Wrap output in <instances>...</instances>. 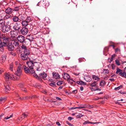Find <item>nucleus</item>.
<instances>
[{
    "instance_id": "obj_1",
    "label": "nucleus",
    "mask_w": 126,
    "mask_h": 126,
    "mask_svg": "<svg viewBox=\"0 0 126 126\" xmlns=\"http://www.w3.org/2000/svg\"><path fill=\"white\" fill-rule=\"evenodd\" d=\"M36 60L35 59L33 60H30L29 61H28L27 62V64L28 66V67L25 66H24L23 67L24 70L26 73H29L30 74H33L35 73V71L34 69V65L36 68L37 71H39L41 70L40 66L41 64L39 63L35 62L34 61Z\"/></svg>"
},
{
    "instance_id": "obj_2",
    "label": "nucleus",
    "mask_w": 126,
    "mask_h": 126,
    "mask_svg": "<svg viewBox=\"0 0 126 126\" xmlns=\"http://www.w3.org/2000/svg\"><path fill=\"white\" fill-rule=\"evenodd\" d=\"M38 6H39L41 7L42 10L44 11H47V8L49 5V3L47 1H45L44 0L38 2L37 4Z\"/></svg>"
},
{
    "instance_id": "obj_3",
    "label": "nucleus",
    "mask_w": 126,
    "mask_h": 126,
    "mask_svg": "<svg viewBox=\"0 0 126 126\" xmlns=\"http://www.w3.org/2000/svg\"><path fill=\"white\" fill-rule=\"evenodd\" d=\"M15 74V75L16 76H15V77H16V80L19 79L20 78V76L22 74L21 66L19 65L18 66Z\"/></svg>"
},
{
    "instance_id": "obj_4",
    "label": "nucleus",
    "mask_w": 126,
    "mask_h": 126,
    "mask_svg": "<svg viewBox=\"0 0 126 126\" xmlns=\"http://www.w3.org/2000/svg\"><path fill=\"white\" fill-rule=\"evenodd\" d=\"M4 78L6 80H9L11 79L15 80L16 79V78L15 77L14 75L11 74L9 72L5 74Z\"/></svg>"
},
{
    "instance_id": "obj_5",
    "label": "nucleus",
    "mask_w": 126,
    "mask_h": 126,
    "mask_svg": "<svg viewBox=\"0 0 126 126\" xmlns=\"http://www.w3.org/2000/svg\"><path fill=\"white\" fill-rule=\"evenodd\" d=\"M2 26L1 30L3 32L6 33L10 30V26L9 25L4 24Z\"/></svg>"
},
{
    "instance_id": "obj_6",
    "label": "nucleus",
    "mask_w": 126,
    "mask_h": 126,
    "mask_svg": "<svg viewBox=\"0 0 126 126\" xmlns=\"http://www.w3.org/2000/svg\"><path fill=\"white\" fill-rule=\"evenodd\" d=\"M62 76L64 79H67L70 82L73 83V82H75L74 80L70 79V76L67 73H64L63 74Z\"/></svg>"
},
{
    "instance_id": "obj_7",
    "label": "nucleus",
    "mask_w": 126,
    "mask_h": 126,
    "mask_svg": "<svg viewBox=\"0 0 126 126\" xmlns=\"http://www.w3.org/2000/svg\"><path fill=\"white\" fill-rule=\"evenodd\" d=\"M18 41L20 43H23L25 42V39L24 37L22 35L18 36L17 37Z\"/></svg>"
},
{
    "instance_id": "obj_8",
    "label": "nucleus",
    "mask_w": 126,
    "mask_h": 126,
    "mask_svg": "<svg viewBox=\"0 0 126 126\" xmlns=\"http://www.w3.org/2000/svg\"><path fill=\"white\" fill-rule=\"evenodd\" d=\"M28 30L27 28L24 27L22 28L20 32L23 35H26L28 32Z\"/></svg>"
},
{
    "instance_id": "obj_9",
    "label": "nucleus",
    "mask_w": 126,
    "mask_h": 126,
    "mask_svg": "<svg viewBox=\"0 0 126 126\" xmlns=\"http://www.w3.org/2000/svg\"><path fill=\"white\" fill-rule=\"evenodd\" d=\"M2 43H3V45L6 46L10 43H9L8 38L7 37H6L4 38L3 40Z\"/></svg>"
},
{
    "instance_id": "obj_10",
    "label": "nucleus",
    "mask_w": 126,
    "mask_h": 126,
    "mask_svg": "<svg viewBox=\"0 0 126 126\" xmlns=\"http://www.w3.org/2000/svg\"><path fill=\"white\" fill-rule=\"evenodd\" d=\"M13 24H14L13 26V28L15 30H18L21 27L20 25L17 23H13Z\"/></svg>"
},
{
    "instance_id": "obj_11",
    "label": "nucleus",
    "mask_w": 126,
    "mask_h": 126,
    "mask_svg": "<svg viewBox=\"0 0 126 126\" xmlns=\"http://www.w3.org/2000/svg\"><path fill=\"white\" fill-rule=\"evenodd\" d=\"M6 46L7 47L9 51H12L14 49V46L11 43H9Z\"/></svg>"
},
{
    "instance_id": "obj_12",
    "label": "nucleus",
    "mask_w": 126,
    "mask_h": 126,
    "mask_svg": "<svg viewBox=\"0 0 126 126\" xmlns=\"http://www.w3.org/2000/svg\"><path fill=\"white\" fill-rule=\"evenodd\" d=\"M36 97V96L34 95V96H26L25 97H23L21 98L20 97H19V99H20L21 100H26L27 99L29 98H31V99H32L33 98H34Z\"/></svg>"
},
{
    "instance_id": "obj_13",
    "label": "nucleus",
    "mask_w": 126,
    "mask_h": 126,
    "mask_svg": "<svg viewBox=\"0 0 126 126\" xmlns=\"http://www.w3.org/2000/svg\"><path fill=\"white\" fill-rule=\"evenodd\" d=\"M21 58L24 60H26L28 58V55H25L23 53L21 54Z\"/></svg>"
},
{
    "instance_id": "obj_14",
    "label": "nucleus",
    "mask_w": 126,
    "mask_h": 126,
    "mask_svg": "<svg viewBox=\"0 0 126 126\" xmlns=\"http://www.w3.org/2000/svg\"><path fill=\"white\" fill-rule=\"evenodd\" d=\"M40 77L41 78L44 79L47 77V75L44 72H43L42 73H40L39 74Z\"/></svg>"
},
{
    "instance_id": "obj_15",
    "label": "nucleus",
    "mask_w": 126,
    "mask_h": 126,
    "mask_svg": "<svg viewBox=\"0 0 126 126\" xmlns=\"http://www.w3.org/2000/svg\"><path fill=\"white\" fill-rule=\"evenodd\" d=\"M53 76V77L55 78V79H59L60 78V75L59 74L56 72H53L52 73Z\"/></svg>"
},
{
    "instance_id": "obj_16",
    "label": "nucleus",
    "mask_w": 126,
    "mask_h": 126,
    "mask_svg": "<svg viewBox=\"0 0 126 126\" xmlns=\"http://www.w3.org/2000/svg\"><path fill=\"white\" fill-rule=\"evenodd\" d=\"M12 9L10 7L8 8L5 11V13L8 14H11L12 13Z\"/></svg>"
},
{
    "instance_id": "obj_17",
    "label": "nucleus",
    "mask_w": 126,
    "mask_h": 126,
    "mask_svg": "<svg viewBox=\"0 0 126 126\" xmlns=\"http://www.w3.org/2000/svg\"><path fill=\"white\" fill-rule=\"evenodd\" d=\"M78 109H81L84 108H93V107H91L90 106H87L86 105H81L80 106L78 107Z\"/></svg>"
},
{
    "instance_id": "obj_18",
    "label": "nucleus",
    "mask_w": 126,
    "mask_h": 126,
    "mask_svg": "<svg viewBox=\"0 0 126 126\" xmlns=\"http://www.w3.org/2000/svg\"><path fill=\"white\" fill-rule=\"evenodd\" d=\"M11 35L13 39H15V37L17 36V33L15 31H13L11 32Z\"/></svg>"
},
{
    "instance_id": "obj_19",
    "label": "nucleus",
    "mask_w": 126,
    "mask_h": 126,
    "mask_svg": "<svg viewBox=\"0 0 126 126\" xmlns=\"http://www.w3.org/2000/svg\"><path fill=\"white\" fill-rule=\"evenodd\" d=\"M12 20L13 21L17 22L19 21L20 19L18 16H15L13 17Z\"/></svg>"
},
{
    "instance_id": "obj_20",
    "label": "nucleus",
    "mask_w": 126,
    "mask_h": 126,
    "mask_svg": "<svg viewBox=\"0 0 126 126\" xmlns=\"http://www.w3.org/2000/svg\"><path fill=\"white\" fill-rule=\"evenodd\" d=\"M12 43L14 46L16 47H18L19 46V43L17 40H14L12 41Z\"/></svg>"
},
{
    "instance_id": "obj_21",
    "label": "nucleus",
    "mask_w": 126,
    "mask_h": 126,
    "mask_svg": "<svg viewBox=\"0 0 126 126\" xmlns=\"http://www.w3.org/2000/svg\"><path fill=\"white\" fill-rule=\"evenodd\" d=\"M22 26L24 27H26L29 25L28 23L25 20L22 21L21 22Z\"/></svg>"
},
{
    "instance_id": "obj_22",
    "label": "nucleus",
    "mask_w": 126,
    "mask_h": 126,
    "mask_svg": "<svg viewBox=\"0 0 126 126\" xmlns=\"http://www.w3.org/2000/svg\"><path fill=\"white\" fill-rule=\"evenodd\" d=\"M6 57L5 55L2 56L0 59V62L1 63H4Z\"/></svg>"
},
{
    "instance_id": "obj_23",
    "label": "nucleus",
    "mask_w": 126,
    "mask_h": 126,
    "mask_svg": "<svg viewBox=\"0 0 126 126\" xmlns=\"http://www.w3.org/2000/svg\"><path fill=\"white\" fill-rule=\"evenodd\" d=\"M77 83L79 85H86V83L83 81H77Z\"/></svg>"
},
{
    "instance_id": "obj_24",
    "label": "nucleus",
    "mask_w": 126,
    "mask_h": 126,
    "mask_svg": "<svg viewBox=\"0 0 126 126\" xmlns=\"http://www.w3.org/2000/svg\"><path fill=\"white\" fill-rule=\"evenodd\" d=\"M93 79L95 80H96V81H98L100 80V79L98 76L95 75H93L92 76Z\"/></svg>"
},
{
    "instance_id": "obj_25",
    "label": "nucleus",
    "mask_w": 126,
    "mask_h": 126,
    "mask_svg": "<svg viewBox=\"0 0 126 126\" xmlns=\"http://www.w3.org/2000/svg\"><path fill=\"white\" fill-rule=\"evenodd\" d=\"M23 53L25 54V55L28 56L30 54V51L29 50L27 49L25 50H24V52Z\"/></svg>"
},
{
    "instance_id": "obj_26",
    "label": "nucleus",
    "mask_w": 126,
    "mask_h": 126,
    "mask_svg": "<svg viewBox=\"0 0 126 126\" xmlns=\"http://www.w3.org/2000/svg\"><path fill=\"white\" fill-rule=\"evenodd\" d=\"M27 116V115L25 113L23 114L22 115H21L19 118V120H22L25 117H26Z\"/></svg>"
},
{
    "instance_id": "obj_27",
    "label": "nucleus",
    "mask_w": 126,
    "mask_h": 126,
    "mask_svg": "<svg viewBox=\"0 0 126 126\" xmlns=\"http://www.w3.org/2000/svg\"><path fill=\"white\" fill-rule=\"evenodd\" d=\"M106 82L103 80H102L100 82V85L101 86H104L106 84Z\"/></svg>"
},
{
    "instance_id": "obj_28",
    "label": "nucleus",
    "mask_w": 126,
    "mask_h": 126,
    "mask_svg": "<svg viewBox=\"0 0 126 126\" xmlns=\"http://www.w3.org/2000/svg\"><path fill=\"white\" fill-rule=\"evenodd\" d=\"M119 74L122 77L126 78V73L124 71L123 72H121L119 73Z\"/></svg>"
},
{
    "instance_id": "obj_29",
    "label": "nucleus",
    "mask_w": 126,
    "mask_h": 126,
    "mask_svg": "<svg viewBox=\"0 0 126 126\" xmlns=\"http://www.w3.org/2000/svg\"><path fill=\"white\" fill-rule=\"evenodd\" d=\"M10 88L8 85H7L5 86V88L4 89V90L6 92H8L10 89Z\"/></svg>"
},
{
    "instance_id": "obj_30",
    "label": "nucleus",
    "mask_w": 126,
    "mask_h": 126,
    "mask_svg": "<svg viewBox=\"0 0 126 126\" xmlns=\"http://www.w3.org/2000/svg\"><path fill=\"white\" fill-rule=\"evenodd\" d=\"M4 22L3 20L2 19H0V27H2L4 24Z\"/></svg>"
},
{
    "instance_id": "obj_31",
    "label": "nucleus",
    "mask_w": 126,
    "mask_h": 126,
    "mask_svg": "<svg viewBox=\"0 0 126 126\" xmlns=\"http://www.w3.org/2000/svg\"><path fill=\"white\" fill-rule=\"evenodd\" d=\"M21 7L20 6L16 7L14 8V9L13 11H18L21 8Z\"/></svg>"
},
{
    "instance_id": "obj_32",
    "label": "nucleus",
    "mask_w": 126,
    "mask_h": 126,
    "mask_svg": "<svg viewBox=\"0 0 126 126\" xmlns=\"http://www.w3.org/2000/svg\"><path fill=\"white\" fill-rule=\"evenodd\" d=\"M19 16H20V21L22 20L23 21L25 18V17L24 16L25 15H19Z\"/></svg>"
},
{
    "instance_id": "obj_33",
    "label": "nucleus",
    "mask_w": 126,
    "mask_h": 126,
    "mask_svg": "<svg viewBox=\"0 0 126 126\" xmlns=\"http://www.w3.org/2000/svg\"><path fill=\"white\" fill-rule=\"evenodd\" d=\"M95 124L96 123H93L91 122H90L88 121H85L83 123V124L84 125H85L88 124Z\"/></svg>"
},
{
    "instance_id": "obj_34",
    "label": "nucleus",
    "mask_w": 126,
    "mask_h": 126,
    "mask_svg": "<svg viewBox=\"0 0 126 126\" xmlns=\"http://www.w3.org/2000/svg\"><path fill=\"white\" fill-rule=\"evenodd\" d=\"M32 20V18L30 17H28L26 19V21L29 23V22L31 21Z\"/></svg>"
},
{
    "instance_id": "obj_35",
    "label": "nucleus",
    "mask_w": 126,
    "mask_h": 126,
    "mask_svg": "<svg viewBox=\"0 0 126 126\" xmlns=\"http://www.w3.org/2000/svg\"><path fill=\"white\" fill-rule=\"evenodd\" d=\"M13 114H12L10 115H8L6 117H5L4 118V119L5 120H7V119H10L11 117H13Z\"/></svg>"
},
{
    "instance_id": "obj_36",
    "label": "nucleus",
    "mask_w": 126,
    "mask_h": 126,
    "mask_svg": "<svg viewBox=\"0 0 126 126\" xmlns=\"http://www.w3.org/2000/svg\"><path fill=\"white\" fill-rule=\"evenodd\" d=\"M109 72V70L108 69H104L103 71V73L105 75L107 74Z\"/></svg>"
},
{
    "instance_id": "obj_37",
    "label": "nucleus",
    "mask_w": 126,
    "mask_h": 126,
    "mask_svg": "<svg viewBox=\"0 0 126 126\" xmlns=\"http://www.w3.org/2000/svg\"><path fill=\"white\" fill-rule=\"evenodd\" d=\"M97 84L96 81H94L93 82L91 83V86L92 87H95Z\"/></svg>"
},
{
    "instance_id": "obj_38",
    "label": "nucleus",
    "mask_w": 126,
    "mask_h": 126,
    "mask_svg": "<svg viewBox=\"0 0 126 126\" xmlns=\"http://www.w3.org/2000/svg\"><path fill=\"white\" fill-rule=\"evenodd\" d=\"M11 16L10 15L8 14V15H6L4 17V18L5 19H8L10 18Z\"/></svg>"
},
{
    "instance_id": "obj_39",
    "label": "nucleus",
    "mask_w": 126,
    "mask_h": 126,
    "mask_svg": "<svg viewBox=\"0 0 126 126\" xmlns=\"http://www.w3.org/2000/svg\"><path fill=\"white\" fill-rule=\"evenodd\" d=\"M64 83V82L63 81H59L57 82V84L58 85H60Z\"/></svg>"
},
{
    "instance_id": "obj_40",
    "label": "nucleus",
    "mask_w": 126,
    "mask_h": 126,
    "mask_svg": "<svg viewBox=\"0 0 126 126\" xmlns=\"http://www.w3.org/2000/svg\"><path fill=\"white\" fill-rule=\"evenodd\" d=\"M21 48L24 50H24H25L26 49H27L26 46L24 45H23V43H22V45L21 46Z\"/></svg>"
},
{
    "instance_id": "obj_41",
    "label": "nucleus",
    "mask_w": 126,
    "mask_h": 126,
    "mask_svg": "<svg viewBox=\"0 0 126 126\" xmlns=\"http://www.w3.org/2000/svg\"><path fill=\"white\" fill-rule=\"evenodd\" d=\"M122 85H121L120 86L115 88L114 90H119L121 88H122Z\"/></svg>"
},
{
    "instance_id": "obj_42",
    "label": "nucleus",
    "mask_w": 126,
    "mask_h": 126,
    "mask_svg": "<svg viewBox=\"0 0 126 126\" xmlns=\"http://www.w3.org/2000/svg\"><path fill=\"white\" fill-rule=\"evenodd\" d=\"M6 99L5 98H0V103H1V102H4Z\"/></svg>"
},
{
    "instance_id": "obj_43",
    "label": "nucleus",
    "mask_w": 126,
    "mask_h": 126,
    "mask_svg": "<svg viewBox=\"0 0 126 126\" xmlns=\"http://www.w3.org/2000/svg\"><path fill=\"white\" fill-rule=\"evenodd\" d=\"M79 62H81L82 61H85V60L84 58H80L79 59Z\"/></svg>"
},
{
    "instance_id": "obj_44",
    "label": "nucleus",
    "mask_w": 126,
    "mask_h": 126,
    "mask_svg": "<svg viewBox=\"0 0 126 126\" xmlns=\"http://www.w3.org/2000/svg\"><path fill=\"white\" fill-rule=\"evenodd\" d=\"M13 65L12 64H11L10 65V70L12 71H13Z\"/></svg>"
},
{
    "instance_id": "obj_45",
    "label": "nucleus",
    "mask_w": 126,
    "mask_h": 126,
    "mask_svg": "<svg viewBox=\"0 0 126 126\" xmlns=\"http://www.w3.org/2000/svg\"><path fill=\"white\" fill-rule=\"evenodd\" d=\"M117 71L116 72V74H118L119 73L121 72L122 71L119 68H118L116 69Z\"/></svg>"
},
{
    "instance_id": "obj_46",
    "label": "nucleus",
    "mask_w": 126,
    "mask_h": 126,
    "mask_svg": "<svg viewBox=\"0 0 126 126\" xmlns=\"http://www.w3.org/2000/svg\"><path fill=\"white\" fill-rule=\"evenodd\" d=\"M116 63L118 65H120V63L119 61L117 59H116L115 61Z\"/></svg>"
},
{
    "instance_id": "obj_47",
    "label": "nucleus",
    "mask_w": 126,
    "mask_h": 126,
    "mask_svg": "<svg viewBox=\"0 0 126 126\" xmlns=\"http://www.w3.org/2000/svg\"><path fill=\"white\" fill-rule=\"evenodd\" d=\"M55 85L56 83L55 82L49 84L52 87H54L55 86Z\"/></svg>"
},
{
    "instance_id": "obj_48",
    "label": "nucleus",
    "mask_w": 126,
    "mask_h": 126,
    "mask_svg": "<svg viewBox=\"0 0 126 126\" xmlns=\"http://www.w3.org/2000/svg\"><path fill=\"white\" fill-rule=\"evenodd\" d=\"M3 46H0V50L1 51H3V47L5 46L2 45Z\"/></svg>"
},
{
    "instance_id": "obj_49",
    "label": "nucleus",
    "mask_w": 126,
    "mask_h": 126,
    "mask_svg": "<svg viewBox=\"0 0 126 126\" xmlns=\"http://www.w3.org/2000/svg\"><path fill=\"white\" fill-rule=\"evenodd\" d=\"M21 90L25 92H26L27 91L26 89L24 87L22 88H21Z\"/></svg>"
},
{
    "instance_id": "obj_50",
    "label": "nucleus",
    "mask_w": 126,
    "mask_h": 126,
    "mask_svg": "<svg viewBox=\"0 0 126 126\" xmlns=\"http://www.w3.org/2000/svg\"><path fill=\"white\" fill-rule=\"evenodd\" d=\"M4 70L1 68H0V74H1L4 71Z\"/></svg>"
},
{
    "instance_id": "obj_51",
    "label": "nucleus",
    "mask_w": 126,
    "mask_h": 126,
    "mask_svg": "<svg viewBox=\"0 0 126 126\" xmlns=\"http://www.w3.org/2000/svg\"><path fill=\"white\" fill-rule=\"evenodd\" d=\"M18 86L21 88V89L23 87H23V84H22V83L19 84L18 85Z\"/></svg>"
},
{
    "instance_id": "obj_52",
    "label": "nucleus",
    "mask_w": 126,
    "mask_h": 126,
    "mask_svg": "<svg viewBox=\"0 0 126 126\" xmlns=\"http://www.w3.org/2000/svg\"><path fill=\"white\" fill-rule=\"evenodd\" d=\"M83 116V115L81 114L77 115V117L78 118H80L81 117Z\"/></svg>"
},
{
    "instance_id": "obj_53",
    "label": "nucleus",
    "mask_w": 126,
    "mask_h": 126,
    "mask_svg": "<svg viewBox=\"0 0 126 126\" xmlns=\"http://www.w3.org/2000/svg\"><path fill=\"white\" fill-rule=\"evenodd\" d=\"M33 76L34 77L36 78H38V76L37 75V74H35V73H33Z\"/></svg>"
},
{
    "instance_id": "obj_54",
    "label": "nucleus",
    "mask_w": 126,
    "mask_h": 126,
    "mask_svg": "<svg viewBox=\"0 0 126 126\" xmlns=\"http://www.w3.org/2000/svg\"><path fill=\"white\" fill-rule=\"evenodd\" d=\"M77 90H75L72 91V93L73 94H76L77 93Z\"/></svg>"
},
{
    "instance_id": "obj_55",
    "label": "nucleus",
    "mask_w": 126,
    "mask_h": 126,
    "mask_svg": "<svg viewBox=\"0 0 126 126\" xmlns=\"http://www.w3.org/2000/svg\"><path fill=\"white\" fill-rule=\"evenodd\" d=\"M42 92L45 94H46L47 93V92L45 90H43L42 91Z\"/></svg>"
},
{
    "instance_id": "obj_56",
    "label": "nucleus",
    "mask_w": 126,
    "mask_h": 126,
    "mask_svg": "<svg viewBox=\"0 0 126 126\" xmlns=\"http://www.w3.org/2000/svg\"><path fill=\"white\" fill-rule=\"evenodd\" d=\"M73 119V118L71 117H69L68 118V120H69L71 121V120Z\"/></svg>"
},
{
    "instance_id": "obj_57",
    "label": "nucleus",
    "mask_w": 126,
    "mask_h": 126,
    "mask_svg": "<svg viewBox=\"0 0 126 126\" xmlns=\"http://www.w3.org/2000/svg\"><path fill=\"white\" fill-rule=\"evenodd\" d=\"M120 93L122 94H126V92H122L121 91H120Z\"/></svg>"
},
{
    "instance_id": "obj_58",
    "label": "nucleus",
    "mask_w": 126,
    "mask_h": 126,
    "mask_svg": "<svg viewBox=\"0 0 126 126\" xmlns=\"http://www.w3.org/2000/svg\"><path fill=\"white\" fill-rule=\"evenodd\" d=\"M109 80L111 82H114V79L113 78L110 79Z\"/></svg>"
},
{
    "instance_id": "obj_59",
    "label": "nucleus",
    "mask_w": 126,
    "mask_h": 126,
    "mask_svg": "<svg viewBox=\"0 0 126 126\" xmlns=\"http://www.w3.org/2000/svg\"><path fill=\"white\" fill-rule=\"evenodd\" d=\"M3 45V43H2L1 40L0 39V46H2Z\"/></svg>"
},
{
    "instance_id": "obj_60",
    "label": "nucleus",
    "mask_w": 126,
    "mask_h": 126,
    "mask_svg": "<svg viewBox=\"0 0 126 126\" xmlns=\"http://www.w3.org/2000/svg\"><path fill=\"white\" fill-rule=\"evenodd\" d=\"M11 54L12 55H13V56H15L16 55V54L15 53H13V52H11Z\"/></svg>"
},
{
    "instance_id": "obj_61",
    "label": "nucleus",
    "mask_w": 126,
    "mask_h": 126,
    "mask_svg": "<svg viewBox=\"0 0 126 126\" xmlns=\"http://www.w3.org/2000/svg\"><path fill=\"white\" fill-rule=\"evenodd\" d=\"M66 123L68 125H69V126H72L73 125H72L71 124V123H69L68 121L66 122Z\"/></svg>"
},
{
    "instance_id": "obj_62",
    "label": "nucleus",
    "mask_w": 126,
    "mask_h": 126,
    "mask_svg": "<svg viewBox=\"0 0 126 126\" xmlns=\"http://www.w3.org/2000/svg\"><path fill=\"white\" fill-rule=\"evenodd\" d=\"M56 123V124L58 126H60L61 125V124H60L59 122H57Z\"/></svg>"
},
{
    "instance_id": "obj_63",
    "label": "nucleus",
    "mask_w": 126,
    "mask_h": 126,
    "mask_svg": "<svg viewBox=\"0 0 126 126\" xmlns=\"http://www.w3.org/2000/svg\"><path fill=\"white\" fill-rule=\"evenodd\" d=\"M80 73L79 72H78V73H75L74 74L75 75H76V76H78V75H79V74Z\"/></svg>"
},
{
    "instance_id": "obj_64",
    "label": "nucleus",
    "mask_w": 126,
    "mask_h": 126,
    "mask_svg": "<svg viewBox=\"0 0 126 126\" xmlns=\"http://www.w3.org/2000/svg\"><path fill=\"white\" fill-rule=\"evenodd\" d=\"M56 98L59 100H61V98L57 97H56Z\"/></svg>"
}]
</instances>
